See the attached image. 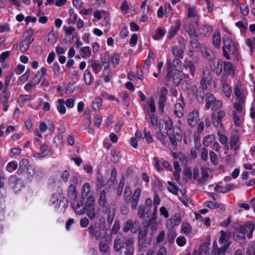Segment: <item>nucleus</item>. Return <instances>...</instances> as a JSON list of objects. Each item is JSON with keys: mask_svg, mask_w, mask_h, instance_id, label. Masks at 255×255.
Instances as JSON below:
<instances>
[{"mask_svg": "<svg viewBox=\"0 0 255 255\" xmlns=\"http://www.w3.org/2000/svg\"><path fill=\"white\" fill-rule=\"evenodd\" d=\"M201 177L199 178L198 182L199 184H204L207 181L209 177V174L207 170L204 168L201 169Z\"/></svg>", "mask_w": 255, "mask_h": 255, "instance_id": "4be33fe9", "label": "nucleus"}, {"mask_svg": "<svg viewBox=\"0 0 255 255\" xmlns=\"http://www.w3.org/2000/svg\"><path fill=\"white\" fill-rule=\"evenodd\" d=\"M111 155L112 156V160L113 162L117 163L121 159V155H120V152L116 149H112L111 151Z\"/></svg>", "mask_w": 255, "mask_h": 255, "instance_id": "f704fd0d", "label": "nucleus"}, {"mask_svg": "<svg viewBox=\"0 0 255 255\" xmlns=\"http://www.w3.org/2000/svg\"><path fill=\"white\" fill-rule=\"evenodd\" d=\"M199 113L197 110H194L189 114L188 116V123L191 127H195L199 122Z\"/></svg>", "mask_w": 255, "mask_h": 255, "instance_id": "4468645a", "label": "nucleus"}, {"mask_svg": "<svg viewBox=\"0 0 255 255\" xmlns=\"http://www.w3.org/2000/svg\"><path fill=\"white\" fill-rule=\"evenodd\" d=\"M95 198L93 196H89L87 199L85 206L84 207V210L89 209L92 207H95Z\"/></svg>", "mask_w": 255, "mask_h": 255, "instance_id": "c85d7f7f", "label": "nucleus"}, {"mask_svg": "<svg viewBox=\"0 0 255 255\" xmlns=\"http://www.w3.org/2000/svg\"><path fill=\"white\" fill-rule=\"evenodd\" d=\"M185 31L188 33L189 35L195 38L198 36V34L196 33L194 26L190 23H187L184 26Z\"/></svg>", "mask_w": 255, "mask_h": 255, "instance_id": "412c9836", "label": "nucleus"}, {"mask_svg": "<svg viewBox=\"0 0 255 255\" xmlns=\"http://www.w3.org/2000/svg\"><path fill=\"white\" fill-rule=\"evenodd\" d=\"M181 222V216L177 213L175 214L171 218L167 219L166 221V227L169 230H172L173 228L178 226Z\"/></svg>", "mask_w": 255, "mask_h": 255, "instance_id": "9d476101", "label": "nucleus"}, {"mask_svg": "<svg viewBox=\"0 0 255 255\" xmlns=\"http://www.w3.org/2000/svg\"><path fill=\"white\" fill-rule=\"evenodd\" d=\"M120 229V222L118 220H116L113 227L112 229V232L113 233L117 234Z\"/></svg>", "mask_w": 255, "mask_h": 255, "instance_id": "338daca9", "label": "nucleus"}, {"mask_svg": "<svg viewBox=\"0 0 255 255\" xmlns=\"http://www.w3.org/2000/svg\"><path fill=\"white\" fill-rule=\"evenodd\" d=\"M183 67L187 71H189L191 76L193 77L195 74V66L194 63L190 61L185 60Z\"/></svg>", "mask_w": 255, "mask_h": 255, "instance_id": "f3484780", "label": "nucleus"}, {"mask_svg": "<svg viewBox=\"0 0 255 255\" xmlns=\"http://www.w3.org/2000/svg\"><path fill=\"white\" fill-rule=\"evenodd\" d=\"M248 224H253L251 222H246L244 226H240L237 228V231L241 234L246 235V233H248L249 231L248 229L247 225Z\"/></svg>", "mask_w": 255, "mask_h": 255, "instance_id": "a18cd8bd", "label": "nucleus"}, {"mask_svg": "<svg viewBox=\"0 0 255 255\" xmlns=\"http://www.w3.org/2000/svg\"><path fill=\"white\" fill-rule=\"evenodd\" d=\"M225 112L220 109L213 112L212 114V119L213 125L216 127H218L219 125L222 126L221 122L222 119L225 117Z\"/></svg>", "mask_w": 255, "mask_h": 255, "instance_id": "1a4fd4ad", "label": "nucleus"}, {"mask_svg": "<svg viewBox=\"0 0 255 255\" xmlns=\"http://www.w3.org/2000/svg\"><path fill=\"white\" fill-rule=\"evenodd\" d=\"M68 191L69 196L75 199L77 197L75 185L72 184L70 185L68 187Z\"/></svg>", "mask_w": 255, "mask_h": 255, "instance_id": "c03bdc74", "label": "nucleus"}, {"mask_svg": "<svg viewBox=\"0 0 255 255\" xmlns=\"http://www.w3.org/2000/svg\"><path fill=\"white\" fill-rule=\"evenodd\" d=\"M125 184V178L122 176V179L120 180V183L118 186L117 194L119 196H121L123 192V189L124 188Z\"/></svg>", "mask_w": 255, "mask_h": 255, "instance_id": "6e6d98bb", "label": "nucleus"}, {"mask_svg": "<svg viewBox=\"0 0 255 255\" xmlns=\"http://www.w3.org/2000/svg\"><path fill=\"white\" fill-rule=\"evenodd\" d=\"M24 39L23 41L29 43L30 44L33 41V31L32 29H29L23 34Z\"/></svg>", "mask_w": 255, "mask_h": 255, "instance_id": "6ab92c4d", "label": "nucleus"}, {"mask_svg": "<svg viewBox=\"0 0 255 255\" xmlns=\"http://www.w3.org/2000/svg\"><path fill=\"white\" fill-rule=\"evenodd\" d=\"M59 197L61 198H63V200H65L66 201V198L64 197L63 192H57L53 194L52 196V198L51 199V201L52 202L53 204H55L59 201Z\"/></svg>", "mask_w": 255, "mask_h": 255, "instance_id": "bb28decb", "label": "nucleus"}, {"mask_svg": "<svg viewBox=\"0 0 255 255\" xmlns=\"http://www.w3.org/2000/svg\"><path fill=\"white\" fill-rule=\"evenodd\" d=\"M172 53L176 57L182 58L184 53L183 50L177 46L173 47L172 48Z\"/></svg>", "mask_w": 255, "mask_h": 255, "instance_id": "e433bc0d", "label": "nucleus"}, {"mask_svg": "<svg viewBox=\"0 0 255 255\" xmlns=\"http://www.w3.org/2000/svg\"><path fill=\"white\" fill-rule=\"evenodd\" d=\"M27 176L28 178L31 179L32 178L34 175L36 176H39L42 175V171L40 170H37L35 171V168L33 165H29L27 168Z\"/></svg>", "mask_w": 255, "mask_h": 255, "instance_id": "dca6fc26", "label": "nucleus"}, {"mask_svg": "<svg viewBox=\"0 0 255 255\" xmlns=\"http://www.w3.org/2000/svg\"><path fill=\"white\" fill-rule=\"evenodd\" d=\"M239 140V135L237 132L234 133L230 137V142L231 147L235 146Z\"/></svg>", "mask_w": 255, "mask_h": 255, "instance_id": "58836bf2", "label": "nucleus"}, {"mask_svg": "<svg viewBox=\"0 0 255 255\" xmlns=\"http://www.w3.org/2000/svg\"><path fill=\"white\" fill-rule=\"evenodd\" d=\"M214 139V138L212 135H208L205 137L203 140V144L204 146H208L212 143Z\"/></svg>", "mask_w": 255, "mask_h": 255, "instance_id": "bf43d9fd", "label": "nucleus"}, {"mask_svg": "<svg viewBox=\"0 0 255 255\" xmlns=\"http://www.w3.org/2000/svg\"><path fill=\"white\" fill-rule=\"evenodd\" d=\"M84 81L86 85H90L92 81V75L90 71L86 70L84 74Z\"/></svg>", "mask_w": 255, "mask_h": 255, "instance_id": "8fccbe9b", "label": "nucleus"}, {"mask_svg": "<svg viewBox=\"0 0 255 255\" xmlns=\"http://www.w3.org/2000/svg\"><path fill=\"white\" fill-rule=\"evenodd\" d=\"M88 231L91 238L96 240H101L104 236L102 233L101 226L97 223L91 224L88 228Z\"/></svg>", "mask_w": 255, "mask_h": 255, "instance_id": "39448f33", "label": "nucleus"}, {"mask_svg": "<svg viewBox=\"0 0 255 255\" xmlns=\"http://www.w3.org/2000/svg\"><path fill=\"white\" fill-rule=\"evenodd\" d=\"M200 34H203L205 36H209L213 31L212 27L209 25H202L199 29Z\"/></svg>", "mask_w": 255, "mask_h": 255, "instance_id": "b1692460", "label": "nucleus"}, {"mask_svg": "<svg viewBox=\"0 0 255 255\" xmlns=\"http://www.w3.org/2000/svg\"><path fill=\"white\" fill-rule=\"evenodd\" d=\"M169 138L171 143L175 146L177 145V142L182 140L179 128L177 127L173 128L172 132L169 134Z\"/></svg>", "mask_w": 255, "mask_h": 255, "instance_id": "f8f14e48", "label": "nucleus"}, {"mask_svg": "<svg viewBox=\"0 0 255 255\" xmlns=\"http://www.w3.org/2000/svg\"><path fill=\"white\" fill-rule=\"evenodd\" d=\"M174 114L179 118L183 116L184 106L181 103H176L174 106Z\"/></svg>", "mask_w": 255, "mask_h": 255, "instance_id": "aec40b11", "label": "nucleus"}, {"mask_svg": "<svg viewBox=\"0 0 255 255\" xmlns=\"http://www.w3.org/2000/svg\"><path fill=\"white\" fill-rule=\"evenodd\" d=\"M191 227L188 223L183 222L182 224L181 231L186 234H189L191 232Z\"/></svg>", "mask_w": 255, "mask_h": 255, "instance_id": "49530a36", "label": "nucleus"}, {"mask_svg": "<svg viewBox=\"0 0 255 255\" xmlns=\"http://www.w3.org/2000/svg\"><path fill=\"white\" fill-rule=\"evenodd\" d=\"M10 92L8 90L4 89L0 95V102L1 103H8L7 101L10 97Z\"/></svg>", "mask_w": 255, "mask_h": 255, "instance_id": "7c9ffc66", "label": "nucleus"}, {"mask_svg": "<svg viewBox=\"0 0 255 255\" xmlns=\"http://www.w3.org/2000/svg\"><path fill=\"white\" fill-rule=\"evenodd\" d=\"M221 42L220 35L219 33H217V34H214L213 38V43L215 46L217 48L220 47Z\"/></svg>", "mask_w": 255, "mask_h": 255, "instance_id": "5fc2aeb1", "label": "nucleus"}, {"mask_svg": "<svg viewBox=\"0 0 255 255\" xmlns=\"http://www.w3.org/2000/svg\"><path fill=\"white\" fill-rule=\"evenodd\" d=\"M134 224L131 220H128L125 224L123 230L125 233H128L133 229Z\"/></svg>", "mask_w": 255, "mask_h": 255, "instance_id": "79ce46f5", "label": "nucleus"}, {"mask_svg": "<svg viewBox=\"0 0 255 255\" xmlns=\"http://www.w3.org/2000/svg\"><path fill=\"white\" fill-rule=\"evenodd\" d=\"M102 102L103 100L101 98H97L95 99L94 101H93L92 103V108L93 109L96 111H99L101 110L102 106Z\"/></svg>", "mask_w": 255, "mask_h": 255, "instance_id": "c9c22d12", "label": "nucleus"}, {"mask_svg": "<svg viewBox=\"0 0 255 255\" xmlns=\"http://www.w3.org/2000/svg\"><path fill=\"white\" fill-rule=\"evenodd\" d=\"M222 61L221 59L218 60L217 65L216 67L215 68L216 69V73L219 75L221 74L222 70H223V65H222Z\"/></svg>", "mask_w": 255, "mask_h": 255, "instance_id": "052dcab7", "label": "nucleus"}, {"mask_svg": "<svg viewBox=\"0 0 255 255\" xmlns=\"http://www.w3.org/2000/svg\"><path fill=\"white\" fill-rule=\"evenodd\" d=\"M115 209L114 208L103 211L104 213L108 214L107 222L110 225H111L113 222L115 216Z\"/></svg>", "mask_w": 255, "mask_h": 255, "instance_id": "393cba45", "label": "nucleus"}, {"mask_svg": "<svg viewBox=\"0 0 255 255\" xmlns=\"http://www.w3.org/2000/svg\"><path fill=\"white\" fill-rule=\"evenodd\" d=\"M240 233H239L236 230V232L233 234V238L235 241L239 242H241V244L246 239V235L244 234H240Z\"/></svg>", "mask_w": 255, "mask_h": 255, "instance_id": "a19ab883", "label": "nucleus"}, {"mask_svg": "<svg viewBox=\"0 0 255 255\" xmlns=\"http://www.w3.org/2000/svg\"><path fill=\"white\" fill-rule=\"evenodd\" d=\"M177 236L175 231L172 230H169L167 234V240L169 243L172 244L174 242V239Z\"/></svg>", "mask_w": 255, "mask_h": 255, "instance_id": "3c124183", "label": "nucleus"}, {"mask_svg": "<svg viewBox=\"0 0 255 255\" xmlns=\"http://www.w3.org/2000/svg\"><path fill=\"white\" fill-rule=\"evenodd\" d=\"M206 108L208 110L211 108L212 111H217L221 109L223 104L221 101L217 100L213 94L207 93L205 95Z\"/></svg>", "mask_w": 255, "mask_h": 255, "instance_id": "7ed1b4c3", "label": "nucleus"}, {"mask_svg": "<svg viewBox=\"0 0 255 255\" xmlns=\"http://www.w3.org/2000/svg\"><path fill=\"white\" fill-rule=\"evenodd\" d=\"M8 184L12 185L14 189H20L22 187V183L20 179H17L14 175H12L8 178Z\"/></svg>", "mask_w": 255, "mask_h": 255, "instance_id": "2eb2a0df", "label": "nucleus"}, {"mask_svg": "<svg viewBox=\"0 0 255 255\" xmlns=\"http://www.w3.org/2000/svg\"><path fill=\"white\" fill-rule=\"evenodd\" d=\"M150 212L151 208L144 205H140L139 206L137 214L140 218L142 219L145 217V215L149 214Z\"/></svg>", "mask_w": 255, "mask_h": 255, "instance_id": "a211bd4d", "label": "nucleus"}, {"mask_svg": "<svg viewBox=\"0 0 255 255\" xmlns=\"http://www.w3.org/2000/svg\"><path fill=\"white\" fill-rule=\"evenodd\" d=\"M58 105L57 106V109L58 112L62 115L66 112V108L64 106L65 101L63 99H59L58 100Z\"/></svg>", "mask_w": 255, "mask_h": 255, "instance_id": "72a5a7b5", "label": "nucleus"}, {"mask_svg": "<svg viewBox=\"0 0 255 255\" xmlns=\"http://www.w3.org/2000/svg\"><path fill=\"white\" fill-rule=\"evenodd\" d=\"M57 35L58 33L54 32V31L52 30L48 35V36L49 37L48 38V41L52 44L54 43L57 41Z\"/></svg>", "mask_w": 255, "mask_h": 255, "instance_id": "37998d69", "label": "nucleus"}, {"mask_svg": "<svg viewBox=\"0 0 255 255\" xmlns=\"http://www.w3.org/2000/svg\"><path fill=\"white\" fill-rule=\"evenodd\" d=\"M134 239L132 237H128L122 241L117 237L114 241V249L117 252H120V255H133Z\"/></svg>", "mask_w": 255, "mask_h": 255, "instance_id": "f257e3e1", "label": "nucleus"}, {"mask_svg": "<svg viewBox=\"0 0 255 255\" xmlns=\"http://www.w3.org/2000/svg\"><path fill=\"white\" fill-rule=\"evenodd\" d=\"M222 90L227 97H229L231 96L232 90L230 86L228 84H224L223 85Z\"/></svg>", "mask_w": 255, "mask_h": 255, "instance_id": "4d7b16f0", "label": "nucleus"}, {"mask_svg": "<svg viewBox=\"0 0 255 255\" xmlns=\"http://www.w3.org/2000/svg\"><path fill=\"white\" fill-rule=\"evenodd\" d=\"M224 46H223V54L224 56L229 59L230 54L235 55L237 51V47L235 43L230 39L227 38L223 40Z\"/></svg>", "mask_w": 255, "mask_h": 255, "instance_id": "20e7f679", "label": "nucleus"}, {"mask_svg": "<svg viewBox=\"0 0 255 255\" xmlns=\"http://www.w3.org/2000/svg\"><path fill=\"white\" fill-rule=\"evenodd\" d=\"M167 94V90L165 87H162L160 90V95L159 98V104H165L166 101V96Z\"/></svg>", "mask_w": 255, "mask_h": 255, "instance_id": "c756f323", "label": "nucleus"}, {"mask_svg": "<svg viewBox=\"0 0 255 255\" xmlns=\"http://www.w3.org/2000/svg\"><path fill=\"white\" fill-rule=\"evenodd\" d=\"M112 238L111 235H107L106 233H105L103 239L100 241L99 243V248L101 252L106 254L108 253L109 255L110 247L109 245L111 242Z\"/></svg>", "mask_w": 255, "mask_h": 255, "instance_id": "423d86ee", "label": "nucleus"}, {"mask_svg": "<svg viewBox=\"0 0 255 255\" xmlns=\"http://www.w3.org/2000/svg\"><path fill=\"white\" fill-rule=\"evenodd\" d=\"M95 210V207L90 208L89 209L86 210L87 215L91 220H93L95 218L96 213Z\"/></svg>", "mask_w": 255, "mask_h": 255, "instance_id": "864d4df0", "label": "nucleus"}, {"mask_svg": "<svg viewBox=\"0 0 255 255\" xmlns=\"http://www.w3.org/2000/svg\"><path fill=\"white\" fill-rule=\"evenodd\" d=\"M210 160L212 163L214 165H217L218 163V159L217 157L216 154L213 151L210 152Z\"/></svg>", "mask_w": 255, "mask_h": 255, "instance_id": "69168bd1", "label": "nucleus"}, {"mask_svg": "<svg viewBox=\"0 0 255 255\" xmlns=\"http://www.w3.org/2000/svg\"><path fill=\"white\" fill-rule=\"evenodd\" d=\"M225 245L221 248H218L216 242H214L213 244L214 255H224L226 252L231 244V242L226 240Z\"/></svg>", "mask_w": 255, "mask_h": 255, "instance_id": "ddd939ff", "label": "nucleus"}, {"mask_svg": "<svg viewBox=\"0 0 255 255\" xmlns=\"http://www.w3.org/2000/svg\"><path fill=\"white\" fill-rule=\"evenodd\" d=\"M206 88V85L203 84V86L197 88L196 85H192L191 87V91L192 93L196 97L197 100L199 102H202L204 97V90Z\"/></svg>", "mask_w": 255, "mask_h": 255, "instance_id": "6e6552de", "label": "nucleus"}, {"mask_svg": "<svg viewBox=\"0 0 255 255\" xmlns=\"http://www.w3.org/2000/svg\"><path fill=\"white\" fill-rule=\"evenodd\" d=\"M90 191V185L89 183H86L84 184L82 188V194L83 195L87 196Z\"/></svg>", "mask_w": 255, "mask_h": 255, "instance_id": "0e129e2a", "label": "nucleus"}, {"mask_svg": "<svg viewBox=\"0 0 255 255\" xmlns=\"http://www.w3.org/2000/svg\"><path fill=\"white\" fill-rule=\"evenodd\" d=\"M234 93L239 102L243 103L245 100V97L243 95V91L241 89L238 85H237L234 89Z\"/></svg>", "mask_w": 255, "mask_h": 255, "instance_id": "5701e85b", "label": "nucleus"}, {"mask_svg": "<svg viewBox=\"0 0 255 255\" xmlns=\"http://www.w3.org/2000/svg\"><path fill=\"white\" fill-rule=\"evenodd\" d=\"M165 34V32L161 28H158L156 30V34L154 35L153 38L156 40H159Z\"/></svg>", "mask_w": 255, "mask_h": 255, "instance_id": "680f3d73", "label": "nucleus"}, {"mask_svg": "<svg viewBox=\"0 0 255 255\" xmlns=\"http://www.w3.org/2000/svg\"><path fill=\"white\" fill-rule=\"evenodd\" d=\"M98 203L102 207L103 212L111 209V205L107 198V193L105 190H103L99 196Z\"/></svg>", "mask_w": 255, "mask_h": 255, "instance_id": "0eeeda50", "label": "nucleus"}, {"mask_svg": "<svg viewBox=\"0 0 255 255\" xmlns=\"http://www.w3.org/2000/svg\"><path fill=\"white\" fill-rule=\"evenodd\" d=\"M29 161L26 159H22L19 163V168L17 170L18 173H21L27 168L29 166Z\"/></svg>", "mask_w": 255, "mask_h": 255, "instance_id": "a878e982", "label": "nucleus"}, {"mask_svg": "<svg viewBox=\"0 0 255 255\" xmlns=\"http://www.w3.org/2000/svg\"><path fill=\"white\" fill-rule=\"evenodd\" d=\"M17 167V164L15 161H11L8 163L6 166V170L9 172H12Z\"/></svg>", "mask_w": 255, "mask_h": 255, "instance_id": "13d9d810", "label": "nucleus"}, {"mask_svg": "<svg viewBox=\"0 0 255 255\" xmlns=\"http://www.w3.org/2000/svg\"><path fill=\"white\" fill-rule=\"evenodd\" d=\"M180 26V24L179 21L176 22V26L175 27L172 28L168 32V38H172L174 37L176 33L177 30L179 29Z\"/></svg>", "mask_w": 255, "mask_h": 255, "instance_id": "de8ad7c7", "label": "nucleus"}, {"mask_svg": "<svg viewBox=\"0 0 255 255\" xmlns=\"http://www.w3.org/2000/svg\"><path fill=\"white\" fill-rule=\"evenodd\" d=\"M236 25L241 29V32H244L248 27V23L245 19L236 23Z\"/></svg>", "mask_w": 255, "mask_h": 255, "instance_id": "ea45409f", "label": "nucleus"}, {"mask_svg": "<svg viewBox=\"0 0 255 255\" xmlns=\"http://www.w3.org/2000/svg\"><path fill=\"white\" fill-rule=\"evenodd\" d=\"M119 59V55L117 53H114L112 56H109V54L106 53L102 62L103 64L107 63L109 66L112 64L115 67L118 64Z\"/></svg>", "mask_w": 255, "mask_h": 255, "instance_id": "9b49d317", "label": "nucleus"}, {"mask_svg": "<svg viewBox=\"0 0 255 255\" xmlns=\"http://www.w3.org/2000/svg\"><path fill=\"white\" fill-rule=\"evenodd\" d=\"M183 174L185 176L184 180L188 182V180H191L192 178V171L190 167L186 166L183 171Z\"/></svg>", "mask_w": 255, "mask_h": 255, "instance_id": "09e8293b", "label": "nucleus"}, {"mask_svg": "<svg viewBox=\"0 0 255 255\" xmlns=\"http://www.w3.org/2000/svg\"><path fill=\"white\" fill-rule=\"evenodd\" d=\"M247 227L249 231L248 233H247V236L249 238H251L253 236V232L255 230V225L254 224H248Z\"/></svg>", "mask_w": 255, "mask_h": 255, "instance_id": "774afa93", "label": "nucleus"}, {"mask_svg": "<svg viewBox=\"0 0 255 255\" xmlns=\"http://www.w3.org/2000/svg\"><path fill=\"white\" fill-rule=\"evenodd\" d=\"M137 249L138 252H141L151 245L152 241V237H148V229L147 227L143 229H138Z\"/></svg>", "mask_w": 255, "mask_h": 255, "instance_id": "f03ea898", "label": "nucleus"}, {"mask_svg": "<svg viewBox=\"0 0 255 255\" xmlns=\"http://www.w3.org/2000/svg\"><path fill=\"white\" fill-rule=\"evenodd\" d=\"M83 200H81L80 201H79L77 203L76 207L74 208L75 212L77 214L82 215L85 213L84 208H83L82 209H81V207L83 205Z\"/></svg>", "mask_w": 255, "mask_h": 255, "instance_id": "473e14b6", "label": "nucleus"}, {"mask_svg": "<svg viewBox=\"0 0 255 255\" xmlns=\"http://www.w3.org/2000/svg\"><path fill=\"white\" fill-rule=\"evenodd\" d=\"M173 82L176 86H178L182 81L181 76L180 73L175 72L173 75L172 74Z\"/></svg>", "mask_w": 255, "mask_h": 255, "instance_id": "4c0bfd02", "label": "nucleus"}, {"mask_svg": "<svg viewBox=\"0 0 255 255\" xmlns=\"http://www.w3.org/2000/svg\"><path fill=\"white\" fill-rule=\"evenodd\" d=\"M224 70L226 74H230L233 70V66L231 63L229 62H224Z\"/></svg>", "mask_w": 255, "mask_h": 255, "instance_id": "603ef678", "label": "nucleus"}, {"mask_svg": "<svg viewBox=\"0 0 255 255\" xmlns=\"http://www.w3.org/2000/svg\"><path fill=\"white\" fill-rule=\"evenodd\" d=\"M210 73L207 67H204L203 69L202 79L201 81V85L203 86V84H205L208 81L210 78Z\"/></svg>", "mask_w": 255, "mask_h": 255, "instance_id": "2f4dec72", "label": "nucleus"}, {"mask_svg": "<svg viewBox=\"0 0 255 255\" xmlns=\"http://www.w3.org/2000/svg\"><path fill=\"white\" fill-rule=\"evenodd\" d=\"M167 66V74L166 76V79L167 81L170 80L172 78V73L173 71L172 68V62L171 60L168 59L166 63Z\"/></svg>", "mask_w": 255, "mask_h": 255, "instance_id": "cd10ccee", "label": "nucleus"}, {"mask_svg": "<svg viewBox=\"0 0 255 255\" xmlns=\"http://www.w3.org/2000/svg\"><path fill=\"white\" fill-rule=\"evenodd\" d=\"M81 51L83 53L82 57L83 58L88 57L91 55V52L90 47L88 46H86L81 48Z\"/></svg>", "mask_w": 255, "mask_h": 255, "instance_id": "e2e57ef3", "label": "nucleus"}]
</instances>
